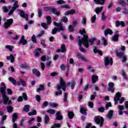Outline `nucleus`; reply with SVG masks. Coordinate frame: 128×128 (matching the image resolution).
Masks as SVG:
<instances>
[{"label": "nucleus", "mask_w": 128, "mask_h": 128, "mask_svg": "<svg viewBox=\"0 0 128 128\" xmlns=\"http://www.w3.org/2000/svg\"><path fill=\"white\" fill-rule=\"evenodd\" d=\"M6 48H8L10 50V52H12V49L14 48V47L12 46H10V45H6L5 46Z\"/></svg>", "instance_id": "nucleus-51"}, {"label": "nucleus", "mask_w": 128, "mask_h": 128, "mask_svg": "<svg viewBox=\"0 0 128 128\" xmlns=\"http://www.w3.org/2000/svg\"><path fill=\"white\" fill-rule=\"evenodd\" d=\"M56 120H62L63 118L62 115L60 114V112H58L56 113Z\"/></svg>", "instance_id": "nucleus-21"}, {"label": "nucleus", "mask_w": 128, "mask_h": 128, "mask_svg": "<svg viewBox=\"0 0 128 128\" xmlns=\"http://www.w3.org/2000/svg\"><path fill=\"white\" fill-rule=\"evenodd\" d=\"M94 122L96 124H100V126L102 127V124H104V118L100 116L95 117Z\"/></svg>", "instance_id": "nucleus-6"}, {"label": "nucleus", "mask_w": 128, "mask_h": 128, "mask_svg": "<svg viewBox=\"0 0 128 128\" xmlns=\"http://www.w3.org/2000/svg\"><path fill=\"white\" fill-rule=\"evenodd\" d=\"M6 60H10V62L12 64L14 62V56L12 54H11L10 56L6 57Z\"/></svg>", "instance_id": "nucleus-23"}, {"label": "nucleus", "mask_w": 128, "mask_h": 128, "mask_svg": "<svg viewBox=\"0 0 128 128\" xmlns=\"http://www.w3.org/2000/svg\"><path fill=\"white\" fill-rule=\"evenodd\" d=\"M32 74H36L37 76H40V71L38 70L37 69H34L32 70Z\"/></svg>", "instance_id": "nucleus-31"}, {"label": "nucleus", "mask_w": 128, "mask_h": 128, "mask_svg": "<svg viewBox=\"0 0 128 128\" xmlns=\"http://www.w3.org/2000/svg\"><path fill=\"white\" fill-rule=\"evenodd\" d=\"M118 108L119 110L118 114L120 116H122V110L124 109V106L118 105Z\"/></svg>", "instance_id": "nucleus-22"}, {"label": "nucleus", "mask_w": 128, "mask_h": 128, "mask_svg": "<svg viewBox=\"0 0 128 128\" xmlns=\"http://www.w3.org/2000/svg\"><path fill=\"white\" fill-rule=\"evenodd\" d=\"M52 10V8L50 6H46L44 8V12H48V10Z\"/></svg>", "instance_id": "nucleus-55"}, {"label": "nucleus", "mask_w": 128, "mask_h": 128, "mask_svg": "<svg viewBox=\"0 0 128 128\" xmlns=\"http://www.w3.org/2000/svg\"><path fill=\"white\" fill-rule=\"evenodd\" d=\"M84 38L80 39V36H78V39L79 40L78 41V46H82V44L85 48H88L90 45L88 44V36L84 34Z\"/></svg>", "instance_id": "nucleus-2"}, {"label": "nucleus", "mask_w": 128, "mask_h": 128, "mask_svg": "<svg viewBox=\"0 0 128 128\" xmlns=\"http://www.w3.org/2000/svg\"><path fill=\"white\" fill-rule=\"evenodd\" d=\"M88 110L86 108L85 106H80V112L82 114H84V116H86L88 114V112L86 111Z\"/></svg>", "instance_id": "nucleus-15"}, {"label": "nucleus", "mask_w": 128, "mask_h": 128, "mask_svg": "<svg viewBox=\"0 0 128 128\" xmlns=\"http://www.w3.org/2000/svg\"><path fill=\"white\" fill-rule=\"evenodd\" d=\"M64 102H66L68 100V94L64 92Z\"/></svg>", "instance_id": "nucleus-58"}, {"label": "nucleus", "mask_w": 128, "mask_h": 128, "mask_svg": "<svg viewBox=\"0 0 128 128\" xmlns=\"http://www.w3.org/2000/svg\"><path fill=\"white\" fill-rule=\"evenodd\" d=\"M14 22V19L10 18L6 20V22H4V28H6V30Z\"/></svg>", "instance_id": "nucleus-8"}, {"label": "nucleus", "mask_w": 128, "mask_h": 128, "mask_svg": "<svg viewBox=\"0 0 128 128\" xmlns=\"http://www.w3.org/2000/svg\"><path fill=\"white\" fill-rule=\"evenodd\" d=\"M108 86V92H111L112 94H113V92H114V82H109Z\"/></svg>", "instance_id": "nucleus-12"}, {"label": "nucleus", "mask_w": 128, "mask_h": 128, "mask_svg": "<svg viewBox=\"0 0 128 128\" xmlns=\"http://www.w3.org/2000/svg\"><path fill=\"white\" fill-rule=\"evenodd\" d=\"M18 1H15L14 3V4L13 6L11 8L10 12L8 14V16H12V14H14V12L16 10L17 8H18Z\"/></svg>", "instance_id": "nucleus-7"}, {"label": "nucleus", "mask_w": 128, "mask_h": 128, "mask_svg": "<svg viewBox=\"0 0 128 128\" xmlns=\"http://www.w3.org/2000/svg\"><path fill=\"white\" fill-rule=\"evenodd\" d=\"M80 32L81 34H86V30L84 29L80 30Z\"/></svg>", "instance_id": "nucleus-64"}, {"label": "nucleus", "mask_w": 128, "mask_h": 128, "mask_svg": "<svg viewBox=\"0 0 128 128\" xmlns=\"http://www.w3.org/2000/svg\"><path fill=\"white\" fill-rule=\"evenodd\" d=\"M102 40L103 41L104 46H108V40L104 37H102Z\"/></svg>", "instance_id": "nucleus-40"}, {"label": "nucleus", "mask_w": 128, "mask_h": 128, "mask_svg": "<svg viewBox=\"0 0 128 128\" xmlns=\"http://www.w3.org/2000/svg\"><path fill=\"white\" fill-rule=\"evenodd\" d=\"M6 108L8 110V112H12V110H13L12 107L10 106H8Z\"/></svg>", "instance_id": "nucleus-59"}, {"label": "nucleus", "mask_w": 128, "mask_h": 128, "mask_svg": "<svg viewBox=\"0 0 128 128\" xmlns=\"http://www.w3.org/2000/svg\"><path fill=\"white\" fill-rule=\"evenodd\" d=\"M113 114H114V110H110L106 116V118H107V120H112Z\"/></svg>", "instance_id": "nucleus-18"}, {"label": "nucleus", "mask_w": 128, "mask_h": 128, "mask_svg": "<svg viewBox=\"0 0 128 128\" xmlns=\"http://www.w3.org/2000/svg\"><path fill=\"white\" fill-rule=\"evenodd\" d=\"M24 100H28V96H26V94L24 92L22 94V96H20L18 97V102H22L24 100Z\"/></svg>", "instance_id": "nucleus-13"}, {"label": "nucleus", "mask_w": 128, "mask_h": 128, "mask_svg": "<svg viewBox=\"0 0 128 128\" xmlns=\"http://www.w3.org/2000/svg\"><path fill=\"white\" fill-rule=\"evenodd\" d=\"M118 4H121L122 6H126V2L124 0H118Z\"/></svg>", "instance_id": "nucleus-37"}, {"label": "nucleus", "mask_w": 128, "mask_h": 128, "mask_svg": "<svg viewBox=\"0 0 128 128\" xmlns=\"http://www.w3.org/2000/svg\"><path fill=\"white\" fill-rule=\"evenodd\" d=\"M86 18L84 17L82 19V24H83V26H86Z\"/></svg>", "instance_id": "nucleus-57"}, {"label": "nucleus", "mask_w": 128, "mask_h": 128, "mask_svg": "<svg viewBox=\"0 0 128 128\" xmlns=\"http://www.w3.org/2000/svg\"><path fill=\"white\" fill-rule=\"evenodd\" d=\"M62 22H68V18L66 16L62 18Z\"/></svg>", "instance_id": "nucleus-63"}, {"label": "nucleus", "mask_w": 128, "mask_h": 128, "mask_svg": "<svg viewBox=\"0 0 128 128\" xmlns=\"http://www.w3.org/2000/svg\"><path fill=\"white\" fill-rule=\"evenodd\" d=\"M122 94L118 92H117L114 97V105L116 106L118 104V98H120L122 96Z\"/></svg>", "instance_id": "nucleus-11"}, {"label": "nucleus", "mask_w": 128, "mask_h": 128, "mask_svg": "<svg viewBox=\"0 0 128 128\" xmlns=\"http://www.w3.org/2000/svg\"><path fill=\"white\" fill-rule=\"evenodd\" d=\"M68 30H69L70 32H74V27H72V26H69L68 28Z\"/></svg>", "instance_id": "nucleus-44"}, {"label": "nucleus", "mask_w": 128, "mask_h": 128, "mask_svg": "<svg viewBox=\"0 0 128 128\" xmlns=\"http://www.w3.org/2000/svg\"><path fill=\"white\" fill-rule=\"evenodd\" d=\"M34 118H32L31 119H30L28 121V124L30 125L32 124V122H34Z\"/></svg>", "instance_id": "nucleus-61"}, {"label": "nucleus", "mask_w": 128, "mask_h": 128, "mask_svg": "<svg viewBox=\"0 0 128 128\" xmlns=\"http://www.w3.org/2000/svg\"><path fill=\"white\" fill-rule=\"evenodd\" d=\"M44 90V85L40 84V88L36 89V92H40V91Z\"/></svg>", "instance_id": "nucleus-36"}, {"label": "nucleus", "mask_w": 128, "mask_h": 128, "mask_svg": "<svg viewBox=\"0 0 128 128\" xmlns=\"http://www.w3.org/2000/svg\"><path fill=\"white\" fill-rule=\"evenodd\" d=\"M118 100L119 102V104H122L124 102V98L122 97L121 98H118Z\"/></svg>", "instance_id": "nucleus-48"}, {"label": "nucleus", "mask_w": 128, "mask_h": 128, "mask_svg": "<svg viewBox=\"0 0 128 128\" xmlns=\"http://www.w3.org/2000/svg\"><path fill=\"white\" fill-rule=\"evenodd\" d=\"M18 44H22V46H25V44H28V41H26V40H24V36H22L21 40H20Z\"/></svg>", "instance_id": "nucleus-14"}, {"label": "nucleus", "mask_w": 128, "mask_h": 128, "mask_svg": "<svg viewBox=\"0 0 128 128\" xmlns=\"http://www.w3.org/2000/svg\"><path fill=\"white\" fill-rule=\"evenodd\" d=\"M94 2H97V4H104L106 0H94Z\"/></svg>", "instance_id": "nucleus-25"}, {"label": "nucleus", "mask_w": 128, "mask_h": 128, "mask_svg": "<svg viewBox=\"0 0 128 128\" xmlns=\"http://www.w3.org/2000/svg\"><path fill=\"white\" fill-rule=\"evenodd\" d=\"M79 46H80L79 50H80L82 52H86V49H84V48L82 47V45Z\"/></svg>", "instance_id": "nucleus-62"}, {"label": "nucleus", "mask_w": 128, "mask_h": 128, "mask_svg": "<svg viewBox=\"0 0 128 128\" xmlns=\"http://www.w3.org/2000/svg\"><path fill=\"white\" fill-rule=\"evenodd\" d=\"M17 12H18V14L20 16H22L23 18H25L27 21L28 20V14H24V12L20 9H18Z\"/></svg>", "instance_id": "nucleus-10"}, {"label": "nucleus", "mask_w": 128, "mask_h": 128, "mask_svg": "<svg viewBox=\"0 0 128 128\" xmlns=\"http://www.w3.org/2000/svg\"><path fill=\"white\" fill-rule=\"evenodd\" d=\"M118 34H116L115 36H112L111 38L112 42H118Z\"/></svg>", "instance_id": "nucleus-26"}, {"label": "nucleus", "mask_w": 128, "mask_h": 128, "mask_svg": "<svg viewBox=\"0 0 128 128\" xmlns=\"http://www.w3.org/2000/svg\"><path fill=\"white\" fill-rule=\"evenodd\" d=\"M36 114V110H34L32 112H30L28 113V116H35Z\"/></svg>", "instance_id": "nucleus-49"}, {"label": "nucleus", "mask_w": 128, "mask_h": 128, "mask_svg": "<svg viewBox=\"0 0 128 128\" xmlns=\"http://www.w3.org/2000/svg\"><path fill=\"white\" fill-rule=\"evenodd\" d=\"M56 87H57V90H60L62 88L64 92H66V82H64L62 78H60V84H57Z\"/></svg>", "instance_id": "nucleus-4"}, {"label": "nucleus", "mask_w": 128, "mask_h": 128, "mask_svg": "<svg viewBox=\"0 0 128 128\" xmlns=\"http://www.w3.org/2000/svg\"><path fill=\"white\" fill-rule=\"evenodd\" d=\"M1 86L2 87L0 88V92L3 98V104H12V100H10V98L6 95V84L2 82H1Z\"/></svg>", "instance_id": "nucleus-1"}, {"label": "nucleus", "mask_w": 128, "mask_h": 128, "mask_svg": "<svg viewBox=\"0 0 128 128\" xmlns=\"http://www.w3.org/2000/svg\"><path fill=\"white\" fill-rule=\"evenodd\" d=\"M120 26H121L122 28L124 27V26H126V24H124V22L122 21L120 22L119 20H116V28H118Z\"/></svg>", "instance_id": "nucleus-17"}, {"label": "nucleus", "mask_w": 128, "mask_h": 128, "mask_svg": "<svg viewBox=\"0 0 128 128\" xmlns=\"http://www.w3.org/2000/svg\"><path fill=\"white\" fill-rule=\"evenodd\" d=\"M96 40V38H92L88 40V43L90 42L91 44V46H92L94 44V41Z\"/></svg>", "instance_id": "nucleus-43"}, {"label": "nucleus", "mask_w": 128, "mask_h": 128, "mask_svg": "<svg viewBox=\"0 0 128 128\" xmlns=\"http://www.w3.org/2000/svg\"><path fill=\"white\" fill-rule=\"evenodd\" d=\"M51 12L53 14H56V16H60V12L59 11H57L56 8H52L51 9Z\"/></svg>", "instance_id": "nucleus-24"}, {"label": "nucleus", "mask_w": 128, "mask_h": 128, "mask_svg": "<svg viewBox=\"0 0 128 128\" xmlns=\"http://www.w3.org/2000/svg\"><path fill=\"white\" fill-rule=\"evenodd\" d=\"M75 86H76V82H74V80H72V83L71 84L72 90H74V88Z\"/></svg>", "instance_id": "nucleus-60"}, {"label": "nucleus", "mask_w": 128, "mask_h": 128, "mask_svg": "<svg viewBox=\"0 0 128 128\" xmlns=\"http://www.w3.org/2000/svg\"><path fill=\"white\" fill-rule=\"evenodd\" d=\"M32 40L34 42V44H36V35L34 34L32 36Z\"/></svg>", "instance_id": "nucleus-46"}, {"label": "nucleus", "mask_w": 128, "mask_h": 128, "mask_svg": "<svg viewBox=\"0 0 128 128\" xmlns=\"http://www.w3.org/2000/svg\"><path fill=\"white\" fill-rule=\"evenodd\" d=\"M12 122H16V120L18 119V114L16 113H14L12 116Z\"/></svg>", "instance_id": "nucleus-35"}, {"label": "nucleus", "mask_w": 128, "mask_h": 128, "mask_svg": "<svg viewBox=\"0 0 128 128\" xmlns=\"http://www.w3.org/2000/svg\"><path fill=\"white\" fill-rule=\"evenodd\" d=\"M92 84H96L98 80V76L96 75H92Z\"/></svg>", "instance_id": "nucleus-20"}, {"label": "nucleus", "mask_w": 128, "mask_h": 128, "mask_svg": "<svg viewBox=\"0 0 128 128\" xmlns=\"http://www.w3.org/2000/svg\"><path fill=\"white\" fill-rule=\"evenodd\" d=\"M8 80L10 82H12V84H14V86H16V80H14V78L10 77L8 78Z\"/></svg>", "instance_id": "nucleus-34"}, {"label": "nucleus", "mask_w": 128, "mask_h": 128, "mask_svg": "<svg viewBox=\"0 0 128 128\" xmlns=\"http://www.w3.org/2000/svg\"><path fill=\"white\" fill-rule=\"evenodd\" d=\"M116 56H118V58H122V56H124V52H118V50L116 51Z\"/></svg>", "instance_id": "nucleus-33"}, {"label": "nucleus", "mask_w": 128, "mask_h": 128, "mask_svg": "<svg viewBox=\"0 0 128 128\" xmlns=\"http://www.w3.org/2000/svg\"><path fill=\"white\" fill-rule=\"evenodd\" d=\"M46 112L48 114H56V111L52 109L48 110Z\"/></svg>", "instance_id": "nucleus-41"}, {"label": "nucleus", "mask_w": 128, "mask_h": 128, "mask_svg": "<svg viewBox=\"0 0 128 128\" xmlns=\"http://www.w3.org/2000/svg\"><path fill=\"white\" fill-rule=\"evenodd\" d=\"M44 34V30H42L39 34L37 36V38H42V36Z\"/></svg>", "instance_id": "nucleus-53"}, {"label": "nucleus", "mask_w": 128, "mask_h": 128, "mask_svg": "<svg viewBox=\"0 0 128 128\" xmlns=\"http://www.w3.org/2000/svg\"><path fill=\"white\" fill-rule=\"evenodd\" d=\"M54 24L56 26H58V28H54L52 30V34H56L58 32H64V30H66V27L63 26L62 23L54 22Z\"/></svg>", "instance_id": "nucleus-3"}, {"label": "nucleus", "mask_w": 128, "mask_h": 128, "mask_svg": "<svg viewBox=\"0 0 128 128\" xmlns=\"http://www.w3.org/2000/svg\"><path fill=\"white\" fill-rule=\"evenodd\" d=\"M66 45L64 44L61 46L60 49H58L56 50V52H66Z\"/></svg>", "instance_id": "nucleus-16"}, {"label": "nucleus", "mask_w": 128, "mask_h": 128, "mask_svg": "<svg viewBox=\"0 0 128 128\" xmlns=\"http://www.w3.org/2000/svg\"><path fill=\"white\" fill-rule=\"evenodd\" d=\"M76 58H78V60H83V62L86 61V58L82 56V55L80 54H76Z\"/></svg>", "instance_id": "nucleus-27"}, {"label": "nucleus", "mask_w": 128, "mask_h": 128, "mask_svg": "<svg viewBox=\"0 0 128 128\" xmlns=\"http://www.w3.org/2000/svg\"><path fill=\"white\" fill-rule=\"evenodd\" d=\"M42 10H40V8H38V18H42Z\"/></svg>", "instance_id": "nucleus-52"}, {"label": "nucleus", "mask_w": 128, "mask_h": 128, "mask_svg": "<svg viewBox=\"0 0 128 128\" xmlns=\"http://www.w3.org/2000/svg\"><path fill=\"white\" fill-rule=\"evenodd\" d=\"M62 124L60 123L58 124H54V126H52V128H60Z\"/></svg>", "instance_id": "nucleus-56"}, {"label": "nucleus", "mask_w": 128, "mask_h": 128, "mask_svg": "<svg viewBox=\"0 0 128 128\" xmlns=\"http://www.w3.org/2000/svg\"><path fill=\"white\" fill-rule=\"evenodd\" d=\"M46 20H47V24L46 23H42L41 24V26H42V28H44V30H47V28H48L49 24H52V17H50V16H47L46 18Z\"/></svg>", "instance_id": "nucleus-5"}, {"label": "nucleus", "mask_w": 128, "mask_h": 128, "mask_svg": "<svg viewBox=\"0 0 128 128\" xmlns=\"http://www.w3.org/2000/svg\"><path fill=\"white\" fill-rule=\"evenodd\" d=\"M76 14V10L72 9L70 11L66 12L65 16H68V14Z\"/></svg>", "instance_id": "nucleus-29"}, {"label": "nucleus", "mask_w": 128, "mask_h": 128, "mask_svg": "<svg viewBox=\"0 0 128 128\" xmlns=\"http://www.w3.org/2000/svg\"><path fill=\"white\" fill-rule=\"evenodd\" d=\"M96 92H94L93 94L91 96H90V100H94V98H96Z\"/></svg>", "instance_id": "nucleus-54"}, {"label": "nucleus", "mask_w": 128, "mask_h": 128, "mask_svg": "<svg viewBox=\"0 0 128 128\" xmlns=\"http://www.w3.org/2000/svg\"><path fill=\"white\" fill-rule=\"evenodd\" d=\"M20 84H22L23 86H26V82L24 81V79L20 78Z\"/></svg>", "instance_id": "nucleus-45"}, {"label": "nucleus", "mask_w": 128, "mask_h": 128, "mask_svg": "<svg viewBox=\"0 0 128 128\" xmlns=\"http://www.w3.org/2000/svg\"><path fill=\"white\" fill-rule=\"evenodd\" d=\"M113 33L112 30L110 28H108L104 32V34L106 36V38H108V34L112 35V34Z\"/></svg>", "instance_id": "nucleus-19"}, {"label": "nucleus", "mask_w": 128, "mask_h": 128, "mask_svg": "<svg viewBox=\"0 0 128 128\" xmlns=\"http://www.w3.org/2000/svg\"><path fill=\"white\" fill-rule=\"evenodd\" d=\"M104 63L106 66H112L114 61H112V58L109 57H105L104 59Z\"/></svg>", "instance_id": "nucleus-9"}, {"label": "nucleus", "mask_w": 128, "mask_h": 128, "mask_svg": "<svg viewBox=\"0 0 128 128\" xmlns=\"http://www.w3.org/2000/svg\"><path fill=\"white\" fill-rule=\"evenodd\" d=\"M30 105H25L24 108V110L25 112H30Z\"/></svg>", "instance_id": "nucleus-32"}, {"label": "nucleus", "mask_w": 128, "mask_h": 128, "mask_svg": "<svg viewBox=\"0 0 128 128\" xmlns=\"http://www.w3.org/2000/svg\"><path fill=\"white\" fill-rule=\"evenodd\" d=\"M50 122V117L48 115H46L44 117V123L45 124H48Z\"/></svg>", "instance_id": "nucleus-42"}, {"label": "nucleus", "mask_w": 128, "mask_h": 128, "mask_svg": "<svg viewBox=\"0 0 128 128\" xmlns=\"http://www.w3.org/2000/svg\"><path fill=\"white\" fill-rule=\"evenodd\" d=\"M104 9V7L102 6L100 8L98 7L97 8H96L95 9V12H96V14H100V12L102 11V10Z\"/></svg>", "instance_id": "nucleus-28"}, {"label": "nucleus", "mask_w": 128, "mask_h": 128, "mask_svg": "<svg viewBox=\"0 0 128 128\" xmlns=\"http://www.w3.org/2000/svg\"><path fill=\"white\" fill-rule=\"evenodd\" d=\"M96 16L94 15L91 18V22L92 24H94V22H96Z\"/></svg>", "instance_id": "nucleus-50"}, {"label": "nucleus", "mask_w": 128, "mask_h": 128, "mask_svg": "<svg viewBox=\"0 0 128 128\" xmlns=\"http://www.w3.org/2000/svg\"><path fill=\"white\" fill-rule=\"evenodd\" d=\"M74 114L73 112H68V116L70 120H72L74 118Z\"/></svg>", "instance_id": "nucleus-39"}, {"label": "nucleus", "mask_w": 128, "mask_h": 128, "mask_svg": "<svg viewBox=\"0 0 128 128\" xmlns=\"http://www.w3.org/2000/svg\"><path fill=\"white\" fill-rule=\"evenodd\" d=\"M122 76L124 80H128V76L126 75V72H124V70H122Z\"/></svg>", "instance_id": "nucleus-38"}, {"label": "nucleus", "mask_w": 128, "mask_h": 128, "mask_svg": "<svg viewBox=\"0 0 128 128\" xmlns=\"http://www.w3.org/2000/svg\"><path fill=\"white\" fill-rule=\"evenodd\" d=\"M56 4H66V2L63 0H56Z\"/></svg>", "instance_id": "nucleus-47"}, {"label": "nucleus", "mask_w": 128, "mask_h": 128, "mask_svg": "<svg viewBox=\"0 0 128 128\" xmlns=\"http://www.w3.org/2000/svg\"><path fill=\"white\" fill-rule=\"evenodd\" d=\"M94 54H98L100 56H102V52L96 48V46H94Z\"/></svg>", "instance_id": "nucleus-30"}]
</instances>
